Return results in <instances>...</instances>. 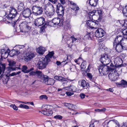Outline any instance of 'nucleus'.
Segmentation results:
<instances>
[{
	"label": "nucleus",
	"mask_w": 127,
	"mask_h": 127,
	"mask_svg": "<svg viewBox=\"0 0 127 127\" xmlns=\"http://www.w3.org/2000/svg\"><path fill=\"white\" fill-rule=\"evenodd\" d=\"M50 61L49 59L42 57L40 59L37 64V67L39 69H43L46 68L47 65Z\"/></svg>",
	"instance_id": "obj_1"
},
{
	"label": "nucleus",
	"mask_w": 127,
	"mask_h": 127,
	"mask_svg": "<svg viewBox=\"0 0 127 127\" xmlns=\"http://www.w3.org/2000/svg\"><path fill=\"white\" fill-rule=\"evenodd\" d=\"M113 46L118 52H120L123 50H127V45L125 43L116 44L114 43L113 44Z\"/></svg>",
	"instance_id": "obj_2"
},
{
	"label": "nucleus",
	"mask_w": 127,
	"mask_h": 127,
	"mask_svg": "<svg viewBox=\"0 0 127 127\" xmlns=\"http://www.w3.org/2000/svg\"><path fill=\"white\" fill-rule=\"evenodd\" d=\"M64 7L60 3H58L57 5V10L56 12L57 13L58 15L60 17H61V21L64 20L63 17L64 15Z\"/></svg>",
	"instance_id": "obj_3"
},
{
	"label": "nucleus",
	"mask_w": 127,
	"mask_h": 127,
	"mask_svg": "<svg viewBox=\"0 0 127 127\" xmlns=\"http://www.w3.org/2000/svg\"><path fill=\"white\" fill-rule=\"evenodd\" d=\"M29 23L26 22H24L19 25L21 31L23 32H28L31 29V27L30 26Z\"/></svg>",
	"instance_id": "obj_4"
},
{
	"label": "nucleus",
	"mask_w": 127,
	"mask_h": 127,
	"mask_svg": "<svg viewBox=\"0 0 127 127\" xmlns=\"http://www.w3.org/2000/svg\"><path fill=\"white\" fill-rule=\"evenodd\" d=\"M9 13L8 17L6 18L5 20H7V19L10 20H12L14 18L17 14V12L16 10L13 7H11L9 9Z\"/></svg>",
	"instance_id": "obj_5"
},
{
	"label": "nucleus",
	"mask_w": 127,
	"mask_h": 127,
	"mask_svg": "<svg viewBox=\"0 0 127 127\" xmlns=\"http://www.w3.org/2000/svg\"><path fill=\"white\" fill-rule=\"evenodd\" d=\"M102 15V11L101 10H93L91 12H90L89 14V16L91 19L93 18V16L94 15H96L98 16V20L101 19Z\"/></svg>",
	"instance_id": "obj_6"
},
{
	"label": "nucleus",
	"mask_w": 127,
	"mask_h": 127,
	"mask_svg": "<svg viewBox=\"0 0 127 127\" xmlns=\"http://www.w3.org/2000/svg\"><path fill=\"white\" fill-rule=\"evenodd\" d=\"M100 60L102 64L105 65L109 64L111 61V58L105 54L101 55Z\"/></svg>",
	"instance_id": "obj_7"
},
{
	"label": "nucleus",
	"mask_w": 127,
	"mask_h": 127,
	"mask_svg": "<svg viewBox=\"0 0 127 127\" xmlns=\"http://www.w3.org/2000/svg\"><path fill=\"white\" fill-rule=\"evenodd\" d=\"M60 18H55L53 19L52 21H51L48 22H46L43 27L45 28L48 25L51 26H53L55 25H58L60 23ZM44 28H43L44 29Z\"/></svg>",
	"instance_id": "obj_8"
},
{
	"label": "nucleus",
	"mask_w": 127,
	"mask_h": 127,
	"mask_svg": "<svg viewBox=\"0 0 127 127\" xmlns=\"http://www.w3.org/2000/svg\"><path fill=\"white\" fill-rule=\"evenodd\" d=\"M32 10L33 13L36 15L42 14L43 12L42 7L37 6V5L33 6L32 7Z\"/></svg>",
	"instance_id": "obj_9"
},
{
	"label": "nucleus",
	"mask_w": 127,
	"mask_h": 127,
	"mask_svg": "<svg viewBox=\"0 0 127 127\" xmlns=\"http://www.w3.org/2000/svg\"><path fill=\"white\" fill-rule=\"evenodd\" d=\"M107 65L103 64L99 67V71L101 76L103 75L108 73V72L109 70L108 66Z\"/></svg>",
	"instance_id": "obj_10"
},
{
	"label": "nucleus",
	"mask_w": 127,
	"mask_h": 127,
	"mask_svg": "<svg viewBox=\"0 0 127 127\" xmlns=\"http://www.w3.org/2000/svg\"><path fill=\"white\" fill-rule=\"evenodd\" d=\"M45 19L43 17L37 18L35 20L34 24L36 26H39L45 24Z\"/></svg>",
	"instance_id": "obj_11"
},
{
	"label": "nucleus",
	"mask_w": 127,
	"mask_h": 127,
	"mask_svg": "<svg viewBox=\"0 0 127 127\" xmlns=\"http://www.w3.org/2000/svg\"><path fill=\"white\" fill-rule=\"evenodd\" d=\"M118 74L117 72L115 71H111L108 75V77L109 79L111 81H115L118 78Z\"/></svg>",
	"instance_id": "obj_12"
},
{
	"label": "nucleus",
	"mask_w": 127,
	"mask_h": 127,
	"mask_svg": "<svg viewBox=\"0 0 127 127\" xmlns=\"http://www.w3.org/2000/svg\"><path fill=\"white\" fill-rule=\"evenodd\" d=\"M105 33V31L101 28L98 29L95 32V36L98 38L103 37L104 36Z\"/></svg>",
	"instance_id": "obj_13"
},
{
	"label": "nucleus",
	"mask_w": 127,
	"mask_h": 127,
	"mask_svg": "<svg viewBox=\"0 0 127 127\" xmlns=\"http://www.w3.org/2000/svg\"><path fill=\"white\" fill-rule=\"evenodd\" d=\"M124 39L123 37L120 35H118L115 38V40L113 42V44H121V43H125L124 42Z\"/></svg>",
	"instance_id": "obj_14"
},
{
	"label": "nucleus",
	"mask_w": 127,
	"mask_h": 127,
	"mask_svg": "<svg viewBox=\"0 0 127 127\" xmlns=\"http://www.w3.org/2000/svg\"><path fill=\"white\" fill-rule=\"evenodd\" d=\"M38 77L40 79V81L41 82L45 83L48 80L49 77L46 75H44L43 73L41 71H40Z\"/></svg>",
	"instance_id": "obj_15"
},
{
	"label": "nucleus",
	"mask_w": 127,
	"mask_h": 127,
	"mask_svg": "<svg viewBox=\"0 0 127 127\" xmlns=\"http://www.w3.org/2000/svg\"><path fill=\"white\" fill-rule=\"evenodd\" d=\"M26 58L25 59V61L27 62L34 57V55L32 52H28L26 53Z\"/></svg>",
	"instance_id": "obj_16"
},
{
	"label": "nucleus",
	"mask_w": 127,
	"mask_h": 127,
	"mask_svg": "<svg viewBox=\"0 0 127 127\" xmlns=\"http://www.w3.org/2000/svg\"><path fill=\"white\" fill-rule=\"evenodd\" d=\"M31 14V10L29 8L24 10L22 14L23 17L25 18H28L30 16Z\"/></svg>",
	"instance_id": "obj_17"
},
{
	"label": "nucleus",
	"mask_w": 127,
	"mask_h": 127,
	"mask_svg": "<svg viewBox=\"0 0 127 127\" xmlns=\"http://www.w3.org/2000/svg\"><path fill=\"white\" fill-rule=\"evenodd\" d=\"M115 84L118 87L122 86L124 88L127 87V82L124 80H122L119 83L116 82Z\"/></svg>",
	"instance_id": "obj_18"
},
{
	"label": "nucleus",
	"mask_w": 127,
	"mask_h": 127,
	"mask_svg": "<svg viewBox=\"0 0 127 127\" xmlns=\"http://www.w3.org/2000/svg\"><path fill=\"white\" fill-rule=\"evenodd\" d=\"M41 113L45 115L51 116L52 114L53 111L50 109L45 108L44 110L42 111Z\"/></svg>",
	"instance_id": "obj_19"
},
{
	"label": "nucleus",
	"mask_w": 127,
	"mask_h": 127,
	"mask_svg": "<svg viewBox=\"0 0 127 127\" xmlns=\"http://www.w3.org/2000/svg\"><path fill=\"white\" fill-rule=\"evenodd\" d=\"M54 9H50L49 8L48 10L45 11V13L47 16L49 17H51L52 16L54 13Z\"/></svg>",
	"instance_id": "obj_20"
},
{
	"label": "nucleus",
	"mask_w": 127,
	"mask_h": 127,
	"mask_svg": "<svg viewBox=\"0 0 127 127\" xmlns=\"http://www.w3.org/2000/svg\"><path fill=\"white\" fill-rule=\"evenodd\" d=\"M28 67L26 65H23L22 68V71L25 73H27L34 70L33 68H32L29 69H28Z\"/></svg>",
	"instance_id": "obj_21"
},
{
	"label": "nucleus",
	"mask_w": 127,
	"mask_h": 127,
	"mask_svg": "<svg viewBox=\"0 0 127 127\" xmlns=\"http://www.w3.org/2000/svg\"><path fill=\"white\" fill-rule=\"evenodd\" d=\"M20 53L17 49H15L12 50L10 52L9 55L11 57L14 56H17Z\"/></svg>",
	"instance_id": "obj_22"
},
{
	"label": "nucleus",
	"mask_w": 127,
	"mask_h": 127,
	"mask_svg": "<svg viewBox=\"0 0 127 127\" xmlns=\"http://www.w3.org/2000/svg\"><path fill=\"white\" fill-rule=\"evenodd\" d=\"M67 80L70 81V82L74 80V79L70 80L68 79V78H65L62 77V78L61 80L60 81L62 82V85L64 86L65 85H66L68 82Z\"/></svg>",
	"instance_id": "obj_23"
},
{
	"label": "nucleus",
	"mask_w": 127,
	"mask_h": 127,
	"mask_svg": "<svg viewBox=\"0 0 127 127\" xmlns=\"http://www.w3.org/2000/svg\"><path fill=\"white\" fill-rule=\"evenodd\" d=\"M37 51L38 53L42 55L46 51L45 48L42 46H40L37 49Z\"/></svg>",
	"instance_id": "obj_24"
},
{
	"label": "nucleus",
	"mask_w": 127,
	"mask_h": 127,
	"mask_svg": "<svg viewBox=\"0 0 127 127\" xmlns=\"http://www.w3.org/2000/svg\"><path fill=\"white\" fill-rule=\"evenodd\" d=\"M40 71L37 70L35 71H32L31 72L29 73L30 76H37V77L39 76Z\"/></svg>",
	"instance_id": "obj_25"
},
{
	"label": "nucleus",
	"mask_w": 127,
	"mask_h": 127,
	"mask_svg": "<svg viewBox=\"0 0 127 127\" xmlns=\"http://www.w3.org/2000/svg\"><path fill=\"white\" fill-rule=\"evenodd\" d=\"M87 25L92 29L94 28L95 25V22L92 21L88 20L86 22Z\"/></svg>",
	"instance_id": "obj_26"
},
{
	"label": "nucleus",
	"mask_w": 127,
	"mask_h": 127,
	"mask_svg": "<svg viewBox=\"0 0 127 127\" xmlns=\"http://www.w3.org/2000/svg\"><path fill=\"white\" fill-rule=\"evenodd\" d=\"M55 81L54 79L49 78L45 84L47 85H53L55 83Z\"/></svg>",
	"instance_id": "obj_27"
},
{
	"label": "nucleus",
	"mask_w": 127,
	"mask_h": 127,
	"mask_svg": "<svg viewBox=\"0 0 127 127\" xmlns=\"http://www.w3.org/2000/svg\"><path fill=\"white\" fill-rule=\"evenodd\" d=\"M8 76H7L6 75H3L1 74L0 76V80H1L3 82L8 81Z\"/></svg>",
	"instance_id": "obj_28"
},
{
	"label": "nucleus",
	"mask_w": 127,
	"mask_h": 127,
	"mask_svg": "<svg viewBox=\"0 0 127 127\" xmlns=\"http://www.w3.org/2000/svg\"><path fill=\"white\" fill-rule=\"evenodd\" d=\"M79 86L83 88L85 87L87 85L86 81L84 80H80L79 81Z\"/></svg>",
	"instance_id": "obj_29"
},
{
	"label": "nucleus",
	"mask_w": 127,
	"mask_h": 127,
	"mask_svg": "<svg viewBox=\"0 0 127 127\" xmlns=\"http://www.w3.org/2000/svg\"><path fill=\"white\" fill-rule=\"evenodd\" d=\"M111 123V126H112L115 124L117 125L115 127H120V125L119 124V123L118 122L117 120H113L112 121L110 122Z\"/></svg>",
	"instance_id": "obj_30"
},
{
	"label": "nucleus",
	"mask_w": 127,
	"mask_h": 127,
	"mask_svg": "<svg viewBox=\"0 0 127 127\" xmlns=\"http://www.w3.org/2000/svg\"><path fill=\"white\" fill-rule=\"evenodd\" d=\"M71 9L73 10H75L76 14L79 9V8L76 4H74L72 5V6H71Z\"/></svg>",
	"instance_id": "obj_31"
},
{
	"label": "nucleus",
	"mask_w": 127,
	"mask_h": 127,
	"mask_svg": "<svg viewBox=\"0 0 127 127\" xmlns=\"http://www.w3.org/2000/svg\"><path fill=\"white\" fill-rule=\"evenodd\" d=\"M97 0H90L89 3L92 6H95L97 4Z\"/></svg>",
	"instance_id": "obj_32"
},
{
	"label": "nucleus",
	"mask_w": 127,
	"mask_h": 127,
	"mask_svg": "<svg viewBox=\"0 0 127 127\" xmlns=\"http://www.w3.org/2000/svg\"><path fill=\"white\" fill-rule=\"evenodd\" d=\"M54 54V53L53 51L49 52L48 54L45 56L44 58L49 59L51 61L50 59L52 58Z\"/></svg>",
	"instance_id": "obj_33"
},
{
	"label": "nucleus",
	"mask_w": 127,
	"mask_h": 127,
	"mask_svg": "<svg viewBox=\"0 0 127 127\" xmlns=\"http://www.w3.org/2000/svg\"><path fill=\"white\" fill-rule=\"evenodd\" d=\"M24 4L22 2H20V3L17 9L18 11H20L23 10L24 9Z\"/></svg>",
	"instance_id": "obj_34"
},
{
	"label": "nucleus",
	"mask_w": 127,
	"mask_h": 127,
	"mask_svg": "<svg viewBox=\"0 0 127 127\" xmlns=\"http://www.w3.org/2000/svg\"><path fill=\"white\" fill-rule=\"evenodd\" d=\"M5 68V65L4 64H2L0 62V69L2 70L3 72H4Z\"/></svg>",
	"instance_id": "obj_35"
},
{
	"label": "nucleus",
	"mask_w": 127,
	"mask_h": 127,
	"mask_svg": "<svg viewBox=\"0 0 127 127\" xmlns=\"http://www.w3.org/2000/svg\"><path fill=\"white\" fill-rule=\"evenodd\" d=\"M64 106L70 109H71L73 106V105L72 104L70 103H64Z\"/></svg>",
	"instance_id": "obj_36"
},
{
	"label": "nucleus",
	"mask_w": 127,
	"mask_h": 127,
	"mask_svg": "<svg viewBox=\"0 0 127 127\" xmlns=\"http://www.w3.org/2000/svg\"><path fill=\"white\" fill-rule=\"evenodd\" d=\"M112 121V120H110L108 122H107V120H106L102 124V125L104 127H105V125H110L111 126V123L110 122Z\"/></svg>",
	"instance_id": "obj_37"
},
{
	"label": "nucleus",
	"mask_w": 127,
	"mask_h": 127,
	"mask_svg": "<svg viewBox=\"0 0 127 127\" xmlns=\"http://www.w3.org/2000/svg\"><path fill=\"white\" fill-rule=\"evenodd\" d=\"M123 13L125 16L127 17V5L124 8H123Z\"/></svg>",
	"instance_id": "obj_38"
},
{
	"label": "nucleus",
	"mask_w": 127,
	"mask_h": 127,
	"mask_svg": "<svg viewBox=\"0 0 127 127\" xmlns=\"http://www.w3.org/2000/svg\"><path fill=\"white\" fill-rule=\"evenodd\" d=\"M110 67H109V66H108L109 70H111L115 69L116 67V66L113 65L112 63L110 64Z\"/></svg>",
	"instance_id": "obj_39"
},
{
	"label": "nucleus",
	"mask_w": 127,
	"mask_h": 127,
	"mask_svg": "<svg viewBox=\"0 0 127 127\" xmlns=\"http://www.w3.org/2000/svg\"><path fill=\"white\" fill-rule=\"evenodd\" d=\"M45 6L46 7H47L48 6L50 8V9H54V7L53 5H52V4L51 3L49 2H48L47 4H46Z\"/></svg>",
	"instance_id": "obj_40"
},
{
	"label": "nucleus",
	"mask_w": 127,
	"mask_h": 127,
	"mask_svg": "<svg viewBox=\"0 0 127 127\" xmlns=\"http://www.w3.org/2000/svg\"><path fill=\"white\" fill-rule=\"evenodd\" d=\"M121 32L123 33L124 35H127V27L125 29H123L121 30Z\"/></svg>",
	"instance_id": "obj_41"
},
{
	"label": "nucleus",
	"mask_w": 127,
	"mask_h": 127,
	"mask_svg": "<svg viewBox=\"0 0 127 127\" xmlns=\"http://www.w3.org/2000/svg\"><path fill=\"white\" fill-rule=\"evenodd\" d=\"M21 72L20 71H19L16 72H13L9 75V76H12L17 74H19Z\"/></svg>",
	"instance_id": "obj_42"
},
{
	"label": "nucleus",
	"mask_w": 127,
	"mask_h": 127,
	"mask_svg": "<svg viewBox=\"0 0 127 127\" xmlns=\"http://www.w3.org/2000/svg\"><path fill=\"white\" fill-rule=\"evenodd\" d=\"M86 62L85 61L82 63L81 65V67L82 68H86Z\"/></svg>",
	"instance_id": "obj_43"
},
{
	"label": "nucleus",
	"mask_w": 127,
	"mask_h": 127,
	"mask_svg": "<svg viewBox=\"0 0 127 127\" xmlns=\"http://www.w3.org/2000/svg\"><path fill=\"white\" fill-rule=\"evenodd\" d=\"M54 78L56 80H58L59 81H61L62 78V77L61 76H57L54 77Z\"/></svg>",
	"instance_id": "obj_44"
},
{
	"label": "nucleus",
	"mask_w": 127,
	"mask_h": 127,
	"mask_svg": "<svg viewBox=\"0 0 127 127\" xmlns=\"http://www.w3.org/2000/svg\"><path fill=\"white\" fill-rule=\"evenodd\" d=\"M125 23V20H120V24H118V25L119 26H120V25L122 26H124Z\"/></svg>",
	"instance_id": "obj_45"
},
{
	"label": "nucleus",
	"mask_w": 127,
	"mask_h": 127,
	"mask_svg": "<svg viewBox=\"0 0 127 127\" xmlns=\"http://www.w3.org/2000/svg\"><path fill=\"white\" fill-rule=\"evenodd\" d=\"M39 98L40 99H47V96L45 95H42L39 97Z\"/></svg>",
	"instance_id": "obj_46"
},
{
	"label": "nucleus",
	"mask_w": 127,
	"mask_h": 127,
	"mask_svg": "<svg viewBox=\"0 0 127 127\" xmlns=\"http://www.w3.org/2000/svg\"><path fill=\"white\" fill-rule=\"evenodd\" d=\"M70 88H71L70 91H74L76 90L75 87L73 85H70Z\"/></svg>",
	"instance_id": "obj_47"
},
{
	"label": "nucleus",
	"mask_w": 127,
	"mask_h": 127,
	"mask_svg": "<svg viewBox=\"0 0 127 127\" xmlns=\"http://www.w3.org/2000/svg\"><path fill=\"white\" fill-rule=\"evenodd\" d=\"M54 118L58 119H61L62 118V116H61L57 115L54 116Z\"/></svg>",
	"instance_id": "obj_48"
},
{
	"label": "nucleus",
	"mask_w": 127,
	"mask_h": 127,
	"mask_svg": "<svg viewBox=\"0 0 127 127\" xmlns=\"http://www.w3.org/2000/svg\"><path fill=\"white\" fill-rule=\"evenodd\" d=\"M15 64V62L14 61H10L9 62V66H14Z\"/></svg>",
	"instance_id": "obj_49"
},
{
	"label": "nucleus",
	"mask_w": 127,
	"mask_h": 127,
	"mask_svg": "<svg viewBox=\"0 0 127 127\" xmlns=\"http://www.w3.org/2000/svg\"><path fill=\"white\" fill-rule=\"evenodd\" d=\"M10 107H12L14 110H18V108L16 107V106L14 104H11L10 105Z\"/></svg>",
	"instance_id": "obj_50"
},
{
	"label": "nucleus",
	"mask_w": 127,
	"mask_h": 127,
	"mask_svg": "<svg viewBox=\"0 0 127 127\" xmlns=\"http://www.w3.org/2000/svg\"><path fill=\"white\" fill-rule=\"evenodd\" d=\"M95 24L94 27V28L95 29L97 28L99 25V23L98 22V21L97 22V23L96 22H95Z\"/></svg>",
	"instance_id": "obj_51"
},
{
	"label": "nucleus",
	"mask_w": 127,
	"mask_h": 127,
	"mask_svg": "<svg viewBox=\"0 0 127 127\" xmlns=\"http://www.w3.org/2000/svg\"><path fill=\"white\" fill-rule=\"evenodd\" d=\"M87 74L88 77L91 80L92 79L93 77L92 74L90 73H87Z\"/></svg>",
	"instance_id": "obj_52"
},
{
	"label": "nucleus",
	"mask_w": 127,
	"mask_h": 127,
	"mask_svg": "<svg viewBox=\"0 0 127 127\" xmlns=\"http://www.w3.org/2000/svg\"><path fill=\"white\" fill-rule=\"evenodd\" d=\"M62 40H65L66 41V40L67 39V37L66 35L65 34H63L62 35Z\"/></svg>",
	"instance_id": "obj_53"
},
{
	"label": "nucleus",
	"mask_w": 127,
	"mask_h": 127,
	"mask_svg": "<svg viewBox=\"0 0 127 127\" xmlns=\"http://www.w3.org/2000/svg\"><path fill=\"white\" fill-rule=\"evenodd\" d=\"M50 2L53 4H56L58 1V0H48Z\"/></svg>",
	"instance_id": "obj_54"
},
{
	"label": "nucleus",
	"mask_w": 127,
	"mask_h": 127,
	"mask_svg": "<svg viewBox=\"0 0 127 127\" xmlns=\"http://www.w3.org/2000/svg\"><path fill=\"white\" fill-rule=\"evenodd\" d=\"M71 39L72 40V42H73L74 41H75L77 40V38H75L73 36H71Z\"/></svg>",
	"instance_id": "obj_55"
},
{
	"label": "nucleus",
	"mask_w": 127,
	"mask_h": 127,
	"mask_svg": "<svg viewBox=\"0 0 127 127\" xmlns=\"http://www.w3.org/2000/svg\"><path fill=\"white\" fill-rule=\"evenodd\" d=\"M91 33H88V34H87L86 35V36L87 37H88V39H91Z\"/></svg>",
	"instance_id": "obj_56"
},
{
	"label": "nucleus",
	"mask_w": 127,
	"mask_h": 127,
	"mask_svg": "<svg viewBox=\"0 0 127 127\" xmlns=\"http://www.w3.org/2000/svg\"><path fill=\"white\" fill-rule=\"evenodd\" d=\"M66 94H67V95L69 96H71L73 94V93H71L70 92H66Z\"/></svg>",
	"instance_id": "obj_57"
},
{
	"label": "nucleus",
	"mask_w": 127,
	"mask_h": 127,
	"mask_svg": "<svg viewBox=\"0 0 127 127\" xmlns=\"http://www.w3.org/2000/svg\"><path fill=\"white\" fill-rule=\"evenodd\" d=\"M64 89L70 91L71 88H70V86L65 87Z\"/></svg>",
	"instance_id": "obj_58"
},
{
	"label": "nucleus",
	"mask_w": 127,
	"mask_h": 127,
	"mask_svg": "<svg viewBox=\"0 0 127 127\" xmlns=\"http://www.w3.org/2000/svg\"><path fill=\"white\" fill-rule=\"evenodd\" d=\"M85 95L84 94H81L80 95V96L82 99L84 98H85Z\"/></svg>",
	"instance_id": "obj_59"
},
{
	"label": "nucleus",
	"mask_w": 127,
	"mask_h": 127,
	"mask_svg": "<svg viewBox=\"0 0 127 127\" xmlns=\"http://www.w3.org/2000/svg\"><path fill=\"white\" fill-rule=\"evenodd\" d=\"M106 90L107 91H110L111 92H113V88H110L109 89H108Z\"/></svg>",
	"instance_id": "obj_60"
},
{
	"label": "nucleus",
	"mask_w": 127,
	"mask_h": 127,
	"mask_svg": "<svg viewBox=\"0 0 127 127\" xmlns=\"http://www.w3.org/2000/svg\"><path fill=\"white\" fill-rule=\"evenodd\" d=\"M106 109V108H104L100 109V112H104L105 111Z\"/></svg>",
	"instance_id": "obj_61"
},
{
	"label": "nucleus",
	"mask_w": 127,
	"mask_h": 127,
	"mask_svg": "<svg viewBox=\"0 0 127 127\" xmlns=\"http://www.w3.org/2000/svg\"><path fill=\"white\" fill-rule=\"evenodd\" d=\"M60 1L61 3L63 4L65 3V0H60Z\"/></svg>",
	"instance_id": "obj_62"
},
{
	"label": "nucleus",
	"mask_w": 127,
	"mask_h": 127,
	"mask_svg": "<svg viewBox=\"0 0 127 127\" xmlns=\"http://www.w3.org/2000/svg\"><path fill=\"white\" fill-rule=\"evenodd\" d=\"M24 108L26 109H29V107L27 105H24Z\"/></svg>",
	"instance_id": "obj_63"
},
{
	"label": "nucleus",
	"mask_w": 127,
	"mask_h": 127,
	"mask_svg": "<svg viewBox=\"0 0 127 127\" xmlns=\"http://www.w3.org/2000/svg\"><path fill=\"white\" fill-rule=\"evenodd\" d=\"M5 50L4 49H2L1 50V53L2 55H3V53H4V52Z\"/></svg>",
	"instance_id": "obj_64"
}]
</instances>
